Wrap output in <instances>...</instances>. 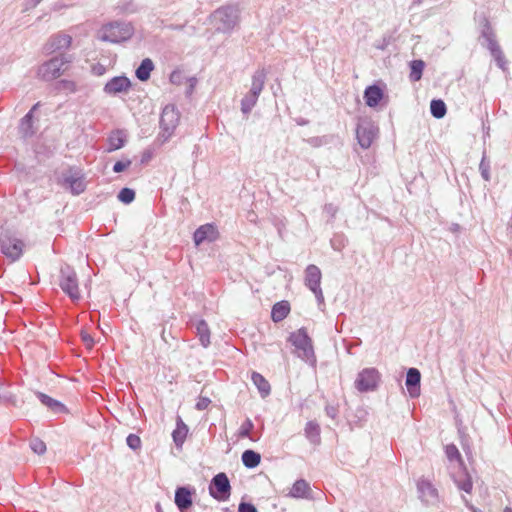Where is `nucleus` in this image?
Here are the masks:
<instances>
[{
	"mask_svg": "<svg viewBox=\"0 0 512 512\" xmlns=\"http://www.w3.org/2000/svg\"><path fill=\"white\" fill-rule=\"evenodd\" d=\"M196 335L199 338L201 345L207 348L210 345V329L207 322L199 319L195 322Z\"/></svg>",
	"mask_w": 512,
	"mask_h": 512,
	"instance_id": "obj_25",
	"label": "nucleus"
},
{
	"mask_svg": "<svg viewBox=\"0 0 512 512\" xmlns=\"http://www.w3.org/2000/svg\"><path fill=\"white\" fill-rule=\"evenodd\" d=\"M59 286L62 291L69 296L72 301L80 299V290L78 278L75 270L69 265H63L60 268Z\"/></svg>",
	"mask_w": 512,
	"mask_h": 512,
	"instance_id": "obj_6",
	"label": "nucleus"
},
{
	"mask_svg": "<svg viewBox=\"0 0 512 512\" xmlns=\"http://www.w3.org/2000/svg\"><path fill=\"white\" fill-rule=\"evenodd\" d=\"M258 98L259 97L249 91L241 100L242 113L248 115L256 105Z\"/></svg>",
	"mask_w": 512,
	"mask_h": 512,
	"instance_id": "obj_36",
	"label": "nucleus"
},
{
	"mask_svg": "<svg viewBox=\"0 0 512 512\" xmlns=\"http://www.w3.org/2000/svg\"><path fill=\"white\" fill-rule=\"evenodd\" d=\"M210 404H211L210 398L204 397V396H199V398L196 402L195 408L199 411H203V410L207 409Z\"/></svg>",
	"mask_w": 512,
	"mask_h": 512,
	"instance_id": "obj_44",
	"label": "nucleus"
},
{
	"mask_svg": "<svg viewBox=\"0 0 512 512\" xmlns=\"http://www.w3.org/2000/svg\"><path fill=\"white\" fill-rule=\"evenodd\" d=\"M179 78H180V73H178L176 71L172 72L171 75H170L171 83H178Z\"/></svg>",
	"mask_w": 512,
	"mask_h": 512,
	"instance_id": "obj_54",
	"label": "nucleus"
},
{
	"mask_svg": "<svg viewBox=\"0 0 512 512\" xmlns=\"http://www.w3.org/2000/svg\"><path fill=\"white\" fill-rule=\"evenodd\" d=\"M126 443H127L128 447L134 451L140 449V447H141L140 437L133 433H131L127 436Z\"/></svg>",
	"mask_w": 512,
	"mask_h": 512,
	"instance_id": "obj_43",
	"label": "nucleus"
},
{
	"mask_svg": "<svg viewBox=\"0 0 512 512\" xmlns=\"http://www.w3.org/2000/svg\"><path fill=\"white\" fill-rule=\"evenodd\" d=\"M72 43V37L66 33H57L52 35L44 46V50L47 54L63 53L67 50Z\"/></svg>",
	"mask_w": 512,
	"mask_h": 512,
	"instance_id": "obj_12",
	"label": "nucleus"
},
{
	"mask_svg": "<svg viewBox=\"0 0 512 512\" xmlns=\"http://www.w3.org/2000/svg\"><path fill=\"white\" fill-rule=\"evenodd\" d=\"M131 165V160L127 159L125 161H117L113 166V171L115 173H121L126 170Z\"/></svg>",
	"mask_w": 512,
	"mask_h": 512,
	"instance_id": "obj_46",
	"label": "nucleus"
},
{
	"mask_svg": "<svg viewBox=\"0 0 512 512\" xmlns=\"http://www.w3.org/2000/svg\"><path fill=\"white\" fill-rule=\"evenodd\" d=\"M383 90L378 85H370L364 91V100L367 106L376 107L383 99Z\"/></svg>",
	"mask_w": 512,
	"mask_h": 512,
	"instance_id": "obj_19",
	"label": "nucleus"
},
{
	"mask_svg": "<svg viewBox=\"0 0 512 512\" xmlns=\"http://www.w3.org/2000/svg\"><path fill=\"white\" fill-rule=\"evenodd\" d=\"M126 142V134L122 130L113 131L108 137L109 148L108 151H115L121 149Z\"/></svg>",
	"mask_w": 512,
	"mask_h": 512,
	"instance_id": "obj_30",
	"label": "nucleus"
},
{
	"mask_svg": "<svg viewBox=\"0 0 512 512\" xmlns=\"http://www.w3.org/2000/svg\"><path fill=\"white\" fill-rule=\"evenodd\" d=\"M417 489L420 494V498L426 503L436 500L438 496L437 489L426 479H420L418 481Z\"/></svg>",
	"mask_w": 512,
	"mask_h": 512,
	"instance_id": "obj_18",
	"label": "nucleus"
},
{
	"mask_svg": "<svg viewBox=\"0 0 512 512\" xmlns=\"http://www.w3.org/2000/svg\"><path fill=\"white\" fill-rule=\"evenodd\" d=\"M288 341L295 347L297 356L315 367L316 356L313 349L312 339L305 328H300L289 335Z\"/></svg>",
	"mask_w": 512,
	"mask_h": 512,
	"instance_id": "obj_2",
	"label": "nucleus"
},
{
	"mask_svg": "<svg viewBox=\"0 0 512 512\" xmlns=\"http://www.w3.org/2000/svg\"><path fill=\"white\" fill-rule=\"evenodd\" d=\"M311 492L309 483L304 479H298L292 485L288 496L291 498H308Z\"/></svg>",
	"mask_w": 512,
	"mask_h": 512,
	"instance_id": "obj_22",
	"label": "nucleus"
},
{
	"mask_svg": "<svg viewBox=\"0 0 512 512\" xmlns=\"http://www.w3.org/2000/svg\"><path fill=\"white\" fill-rule=\"evenodd\" d=\"M132 83L125 75L111 78L103 87V92L109 96H116L120 93H127Z\"/></svg>",
	"mask_w": 512,
	"mask_h": 512,
	"instance_id": "obj_13",
	"label": "nucleus"
},
{
	"mask_svg": "<svg viewBox=\"0 0 512 512\" xmlns=\"http://www.w3.org/2000/svg\"><path fill=\"white\" fill-rule=\"evenodd\" d=\"M254 428V424L251 419L247 418L241 425L239 429V437L246 438L250 436L252 429Z\"/></svg>",
	"mask_w": 512,
	"mask_h": 512,
	"instance_id": "obj_41",
	"label": "nucleus"
},
{
	"mask_svg": "<svg viewBox=\"0 0 512 512\" xmlns=\"http://www.w3.org/2000/svg\"><path fill=\"white\" fill-rule=\"evenodd\" d=\"M92 72L96 76H101L106 72V68L101 64H97L92 67Z\"/></svg>",
	"mask_w": 512,
	"mask_h": 512,
	"instance_id": "obj_53",
	"label": "nucleus"
},
{
	"mask_svg": "<svg viewBox=\"0 0 512 512\" xmlns=\"http://www.w3.org/2000/svg\"><path fill=\"white\" fill-rule=\"evenodd\" d=\"M42 0H25L24 10L28 11L35 8Z\"/></svg>",
	"mask_w": 512,
	"mask_h": 512,
	"instance_id": "obj_52",
	"label": "nucleus"
},
{
	"mask_svg": "<svg viewBox=\"0 0 512 512\" xmlns=\"http://www.w3.org/2000/svg\"><path fill=\"white\" fill-rule=\"evenodd\" d=\"M180 113L172 104L166 105L160 116V137L163 142H166L174 134L176 127L179 124Z\"/></svg>",
	"mask_w": 512,
	"mask_h": 512,
	"instance_id": "obj_7",
	"label": "nucleus"
},
{
	"mask_svg": "<svg viewBox=\"0 0 512 512\" xmlns=\"http://www.w3.org/2000/svg\"><path fill=\"white\" fill-rule=\"evenodd\" d=\"M37 397L40 400V402L46 407H48L52 412L56 414L67 413L66 406L63 403L59 402L58 400L53 399L42 392H37Z\"/></svg>",
	"mask_w": 512,
	"mask_h": 512,
	"instance_id": "obj_24",
	"label": "nucleus"
},
{
	"mask_svg": "<svg viewBox=\"0 0 512 512\" xmlns=\"http://www.w3.org/2000/svg\"><path fill=\"white\" fill-rule=\"evenodd\" d=\"M241 460L246 468H255L260 464L261 456L254 450L247 449L242 453Z\"/></svg>",
	"mask_w": 512,
	"mask_h": 512,
	"instance_id": "obj_32",
	"label": "nucleus"
},
{
	"mask_svg": "<svg viewBox=\"0 0 512 512\" xmlns=\"http://www.w3.org/2000/svg\"><path fill=\"white\" fill-rule=\"evenodd\" d=\"M315 138H312L311 142L314 141V144H317V141H315Z\"/></svg>",
	"mask_w": 512,
	"mask_h": 512,
	"instance_id": "obj_60",
	"label": "nucleus"
},
{
	"mask_svg": "<svg viewBox=\"0 0 512 512\" xmlns=\"http://www.w3.org/2000/svg\"><path fill=\"white\" fill-rule=\"evenodd\" d=\"M39 103H36L32 109L20 120L19 132L26 138L34 134L33 130V112L37 109Z\"/></svg>",
	"mask_w": 512,
	"mask_h": 512,
	"instance_id": "obj_21",
	"label": "nucleus"
},
{
	"mask_svg": "<svg viewBox=\"0 0 512 512\" xmlns=\"http://www.w3.org/2000/svg\"><path fill=\"white\" fill-rule=\"evenodd\" d=\"M378 134V128L370 121H363L357 125L356 138L363 149H368Z\"/></svg>",
	"mask_w": 512,
	"mask_h": 512,
	"instance_id": "obj_11",
	"label": "nucleus"
},
{
	"mask_svg": "<svg viewBox=\"0 0 512 512\" xmlns=\"http://www.w3.org/2000/svg\"><path fill=\"white\" fill-rule=\"evenodd\" d=\"M430 112L436 119L443 118L447 112L445 102L441 99H433L430 103Z\"/></svg>",
	"mask_w": 512,
	"mask_h": 512,
	"instance_id": "obj_34",
	"label": "nucleus"
},
{
	"mask_svg": "<svg viewBox=\"0 0 512 512\" xmlns=\"http://www.w3.org/2000/svg\"><path fill=\"white\" fill-rule=\"evenodd\" d=\"M453 480L459 490H462L466 493L472 492V478L465 468H461L457 474L453 475Z\"/></svg>",
	"mask_w": 512,
	"mask_h": 512,
	"instance_id": "obj_20",
	"label": "nucleus"
},
{
	"mask_svg": "<svg viewBox=\"0 0 512 512\" xmlns=\"http://www.w3.org/2000/svg\"><path fill=\"white\" fill-rule=\"evenodd\" d=\"M462 500L463 502L465 503L466 507H469V508H472V505L470 504V502L466 499L465 496H462Z\"/></svg>",
	"mask_w": 512,
	"mask_h": 512,
	"instance_id": "obj_55",
	"label": "nucleus"
},
{
	"mask_svg": "<svg viewBox=\"0 0 512 512\" xmlns=\"http://www.w3.org/2000/svg\"><path fill=\"white\" fill-rule=\"evenodd\" d=\"M30 448L33 450V452H35L36 454L38 455H42L45 453L46 451V444L38 439V438H35V439H32L31 442H30Z\"/></svg>",
	"mask_w": 512,
	"mask_h": 512,
	"instance_id": "obj_42",
	"label": "nucleus"
},
{
	"mask_svg": "<svg viewBox=\"0 0 512 512\" xmlns=\"http://www.w3.org/2000/svg\"><path fill=\"white\" fill-rule=\"evenodd\" d=\"M215 18L222 24L223 31H229L234 28L237 22L236 10L232 6L220 7L215 11Z\"/></svg>",
	"mask_w": 512,
	"mask_h": 512,
	"instance_id": "obj_14",
	"label": "nucleus"
},
{
	"mask_svg": "<svg viewBox=\"0 0 512 512\" xmlns=\"http://www.w3.org/2000/svg\"><path fill=\"white\" fill-rule=\"evenodd\" d=\"M331 246L336 251H341L342 248L345 246L344 244V238L342 235H337L334 238L331 239Z\"/></svg>",
	"mask_w": 512,
	"mask_h": 512,
	"instance_id": "obj_45",
	"label": "nucleus"
},
{
	"mask_svg": "<svg viewBox=\"0 0 512 512\" xmlns=\"http://www.w3.org/2000/svg\"><path fill=\"white\" fill-rule=\"evenodd\" d=\"M325 412L328 417L335 419L338 414V409L334 406L328 405L325 407Z\"/></svg>",
	"mask_w": 512,
	"mask_h": 512,
	"instance_id": "obj_51",
	"label": "nucleus"
},
{
	"mask_svg": "<svg viewBox=\"0 0 512 512\" xmlns=\"http://www.w3.org/2000/svg\"><path fill=\"white\" fill-rule=\"evenodd\" d=\"M2 401L11 404L12 406H17V398L13 394L3 395L1 402Z\"/></svg>",
	"mask_w": 512,
	"mask_h": 512,
	"instance_id": "obj_50",
	"label": "nucleus"
},
{
	"mask_svg": "<svg viewBox=\"0 0 512 512\" xmlns=\"http://www.w3.org/2000/svg\"><path fill=\"white\" fill-rule=\"evenodd\" d=\"M154 70V63L150 58H145L135 70L138 80L144 82L150 79L151 72Z\"/></svg>",
	"mask_w": 512,
	"mask_h": 512,
	"instance_id": "obj_28",
	"label": "nucleus"
},
{
	"mask_svg": "<svg viewBox=\"0 0 512 512\" xmlns=\"http://www.w3.org/2000/svg\"><path fill=\"white\" fill-rule=\"evenodd\" d=\"M134 34L133 26L128 22L115 21L104 25L98 38L105 42L120 43L129 40Z\"/></svg>",
	"mask_w": 512,
	"mask_h": 512,
	"instance_id": "obj_4",
	"label": "nucleus"
},
{
	"mask_svg": "<svg viewBox=\"0 0 512 512\" xmlns=\"http://www.w3.org/2000/svg\"><path fill=\"white\" fill-rule=\"evenodd\" d=\"M504 512H512L510 508H506Z\"/></svg>",
	"mask_w": 512,
	"mask_h": 512,
	"instance_id": "obj_58",
	"label": "nucleus"
},
{
	"mask_svg": "<svg viewBox=\"0 0 512 512\" xmlns=\"http://www.w3.org/2000/svg\"><path fill=\"white\" fill-rule=\"evenodd\" d=\"M217 238V230L212 224H204L196 229L193 240L198 246L204 241L212 242Z\"/></svg>",
	"mask_w": 512,
	"mask_h": 512,
	"instance_id": "obj_17",
	"label": "nucleus"
},
{
	"mask_svg": "<svg viewBox=\"0 0 512 512\" xmlns=\"http://www.w3.org/2000/svg\"><path fill=\"white\" fill-rule=\"evenodd\" d=\"M117 197L122 203L130 204L135 199V191L125 187L120 190Z\"/></svg>",
	"mask_w": 512,
	"mask_h": 512,
	"instance_id": "obj_39",
	"label": "nucleus"
},
{
	"mask_svg": "<svg viewBox=\"0 0 512 512\" xmlns=\"http://www.w3.org/2000/svg\"><path fill=\"white\" fill-rule=\"evenodd\" d=\"M175 504L180 512L188 510L192 506V490L189 487L181 486L175 491Z\"/></svg>",
	"mask_w": 512,
	"mask_h": 512,
	"instance_id": "obj_16",
	"label": "nucleus"
},
{
	"mask_svg": "<svg viewBox=\"0 0 512 512\" xmlns=\"http://www.w3.org/2000/svg\"><path fill=\"white\" fill-rule=\"evenodd\" d=\"M267 78V73L265 69H258L254 72L252 75V81H251V88L250 92L253 93V95H256L257 97L260 96L261 92L263 91L265 82Z\"/></svg>",
	"mask_w": 512,
	"mask_h": 512,
	"instance_id": "obj_23",
	"label": "nucleus"
},
{
	"mask_svg": "<svg viewBox=\"0 0 512 512\" xmlns=\"http://www.w3.org/2000/svg\"><path fill=\"white\" fill-rule=\"evenodd\" d=\"M25 247L24 242L13 232L4 230L0 234V250L12 262L19 260Z\"/></svg>",
	"mask_w": 512,
	"mask_h": 512,
	"instance_id": "obj_5",
	"label": "nucleus"
},
{
	"mask_svg": "<svg viewBox=\"0 0 512 512\" xmlns=\"http://www.w3.org/2000/svg\"><path fill=\"white\" fill-rule=\"evenodd\" d=\"M209 494L215 500L227 501L231 495V485L228 476L224 472L216 474L209 484Z\"/></svg>",
	"mask_w": 512,
	"mask_h": 512,
	"instance_id": "obj_9",
	"label": "nucleus"
},
{
	"mask_svg": "<svg viewBox=\"0 0 512 512\" xmlns=\"http://www.w3.org/2000/svg\"><path fill=\"white\" fill-rule=\"evenodd\" d=\"M380 381L381 374L376 368H364L358 373L354 385L359 392L364 393L376 390Z\"/></svg>",
	"mask_w": 512,
	"mask_h": 512,
	"instance_id": "obj_8",
	"label": "nucleus"
},
{
	"mask_svg": "<svg viewBox=\"0 0 512 512\" xmlns=\"http://www.w3.org/2000/svg\"><path fill=\"white\" fill-rule=\"evenodd\" d=\"M421 373L417 368H409L406 373L405 385L411 398L420 395Z\"/></svg>",
	"mask_w": 512,
	"mask_h": 512,
	"instance_id": "obj_15",
	"label": "nucleus"
},
{
	"mask_svg": "<svg viewBox=\"0 0 512 512\" xmlns=\"http://www.w3.org/2000/svg\"><path fill=\"white\" fill-rule=\"evenodd\" d=\"M184 512H186V511H184Z\"/></svg>",
	"mask_w": 512,
	"mask_h": 512,
	"instance_id": "obj_61",
	"label": "nucleus"
},
{
	"mask_svg": "<svg viewBox=\"0 0 512 512\" xmlns=\"http://www.w3.org/2000/svg\"><path fill=\"white\" fill-rule=\"evenodd\" d=\"M445 454L450 461L461 460V454L454 444H449L446 446Z\"/></svg>",
	"mask_w": 512,
	"mask_h": 512,
	"instance_id": "obj_40",
	"label": "nucleus"
},
{
	"mask_svg": "<svg viewBox=\"0 0 512 512\" xmlns=\"http://www.w3.org/2000/svg\"><path fill=\"white\" fill-rule=\"evenodd\" d=\"M156 511H157V512H163V510H162V508H161L160 504H157V505H156Z\"/></svg>",
	"mask_w": 512,
	"mask_h": 512,
	"instance_id": "obj_56",
	"label": "nucleus"
},
{
	"mask_svg": "<svg viewBox=\"0 0 512 512\" xmlns=\"http://www.w3.org/2000/svg\"><path fill=\"white\" fill-rule=\"evenodd\" d=\"M323 211L330 217V220H333L338 212V207L332 203H328L324 205Z\"/></svg>",
	"mask_w": 512,
	"mask_h": 512,
	"instance_id": "obj_47",
	"label": "nucleus"
},
{
	"mask_svg": "<svg viewBox=\"0 0 512 512\" xmlns=\"http://www.w3.org/2000/svg\"><path fill=\"white\" fill-rule=\"evenodd\" d=\"M315 138H312L311 142L314 141V144H317V141H315Z\"/></svg>",
	"mask_w": 512,
	"mask_h": 512,
	"instance_id": "obj_59",
	"label": "nucleus"
},
{
	"mask_svg": "<svg viewBox=\"0 0 512 512\" xmlns=\"http://www.w3.org/2000/svg\"><path fill=\"white\" fill-rule=\"evenodd\" d=\"M238 512H258L257 508L248 502H241L238 507Z\"/></svg>",
	"mask_w": 512,
	"mask_h": 512,
	"instance_id": "obj_48",
	"label": "nucleus"
},
{
	"mask_svg": "<svg viewBox=\"0 0 512 512\" xmlns=\"http://www.w3.org/2000/svg\"><path fill=\"white\" fill-rule=\"evenodd\" d=\"M321 270L314 264L305 269V285L314 293L319 304H324V296L321 289Z\"/></svg>",
	"mask_w": 512,
	"mask_h": 512,
	"instance_id": "obj_10",
	"label": "nucleus"
},
{
	"mask_svg": "<svg viewBox=\"0 0 512 512\" xmlns=\"http://www.w3.org/2000/svg\"><path fill=\"white\" fill-rule=\"evenodd\" d=\"M81 339L82 341L84 342V344L88 347V348H91L93 347L94 345V339L92 338V336L85 332V331H82L81 332Z\"/></svg>",
	"mask_w": 512,
	"mask_h": 512,
	"instance_id": "obj_49",
	"label": "nucleus"
},
{
	"mask_svg": "<svg viewBox=\"0 0 512 512\" xmlns=\"http://www.w3.org/2000/svg\"><path fill=\"white\" fill-rule=\"evenodd\" d=\"M304 434L311 444H320V426L316 421H308L306 423V426L304 428Z\"/></svg>",
	"mask_w": 512,
	"mask_h": 512,
	"instance_id": "obj_27",
	"label": "nucleus"
},
{
	"mask_svg": "<svg viewBox=\"0 0 512 512\" xmlns=\"http://www.w3.org/2000/svg\"><path fill=\"white\" fill-rule=\"evenodd\" d=\"M479 171L485 181H490V161L487 159L485 151L483 152V156L479 164Z\"/></svg>",
	"mask_w": 512,
	"mask_h": 512,
	"instance_id": "obj_38",
	"label": "nucleus"
},
{
	"mask_svg": "<svg viewBox=\"0 0 512 512\" xmlns=\"http://www.w3.org/2000/svg\"><path fill=\"white\" fill-rule=\"evenodd\" d=\"M55 89L59 92L75 93L77 91V85L74 81L62 79L56 83Z\"/></svg>",
	"mask_w": 512,
	"mask_h": 512,
	"instance_id": "obj_37",
	"label": "nucleus"
},
{
	"mask_svg": "<svg viewBox=\"0 0 512 512\" xmlns=\"http://www.w3.org/2000/svg\"><path fill=\"white\" fill-rule=\"evenodd\" d=\"M64 184L67 185L71 192L75 195H79L84 192L86 186L84 180L80 176L69 175L64 177Z\"/></svg>",
	"mask_w": 512,
	"mask_h": 512,
	"instance_id": "obj_29",
	"label": "nucleus"
},
{
	"mask_svg": "<svg viewBox=\"0 0 512 512\" xmlns=\"http://www.w3.org/2000/svg\"><path fill=\"white\" fill-rule=\"evenodd\" d=\"M425 63L423 60H413L410 62L409 78L412 82L419 81L422 78Z\"/></svg>",
	"mask_w": 512,
	"mask_h": 512,
	"instance_id": "obj_35",
	"label": "nucleus"
},
{
	"mask_svg": "<svg viewBox=\"0 0 512 512\" xmlns=\"http://www.w3.org/2000/svg\"><path fill=\"white\" fill-rule=\"evenodd\" d=\"M187 433V425L181 420V418H179L177 421L176 429L172 433L173 441L177 447L182 446L186 439Z\"/></svg>",
	"mask_w": 512,
	"mask_h": 512,
	"instance_id": "obj_33",
	"label": "nucleus"
},
{
	"mask_svg": "<svg viewBox=\"0 0 512 512\" xmlns=\"http://www.w3.org/2000/svg\"><path fill=\"white\" fill-rule=\"evenodd\" d=\"M253 384L257 387L262 397H266L271 392L269 382L258 372H253L251 375Z\"/></svg>",
	"mask_w": 512,
	"mask_h": 512,
	"instance_id": "obj_31",
	"label": "nucleus"
},
{
	"mask_svg": "<svg viewBox=\"0 0 512 512\" xmlns=\"http://www.w3.org/2000/svg\"><path fill=\"white\" fill-rule=\"evenodd\" d=\"M298 124L299 125H305V124H307V121L306 120H300V121H298Z\"/></svg>",
	"mask_w": 512,
	"mask_h": 512,
	"instance_id": "obj_57",
	"label": "nucleus"
},
{
	"mask_svg": "<svg viewBox=\"0 0 512 512\" xmlns=\"http://www.w3.org/2000/svg\"><path fill=\"white\" fill-rule=\"evenodd\" d=\"M290 312V304L288 301H280L273 305L271 318L275 323L284 320Z\"/></svg>",
	"mask_w": 512,
	"mask_h": 512,
	"instance_id": "obj_26",
	"label": "nucleus"
},
{
	"mask_svg": "<svg viewBox=\"0 0 512 512\" xmlns=\"http://www.w3.org/2000/svg\"><path fill=\"white\" fill-rule=\"evenodd\" d=\"M71 55L60 53L42 63L37 70V76L43 81H52L62 75L66 70L65 65L72 62Z\"/></svg>",
	"mask_w": 512,
	"mask_h": 512,
	"instance_id": "obj_3",
	"label": "nucleus"
},
{
	"mask_svg": "<svg viewBox=\"0 0 512 512\" xmlns=\"http://www.w3.org/2000/svg\"><path fill=\"white\" fill-rule=\"evenodd\" d=\"M480 27V36L483 39V42L481 43L482 46H485L490 51L491 56L497 63V66L502 70H506L507 61L501 47L496 40V35L488 18H482L480 21Z\"/></svg>",
	"mask_w": 512,
	"mask_h": 512,
	"instance_id": "obj_1",
	"label": "nucleus"
}]
</instances>
